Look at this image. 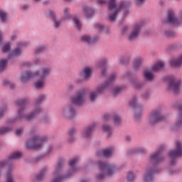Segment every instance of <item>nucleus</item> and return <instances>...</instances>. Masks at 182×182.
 I'll list each match as a JSON object with an SVG mask.
<instances>
[{"label": "nucleus", "instance_id": "nucleus-1", "mask_svg": "<svg viewBox=\"0 0 182 182\" xmlns=\"http://www.w3.org/2000/svg\"><path fill=\"white\" fill-rule=\"evenodd\" d=\"M45 100V95H40L38 96L35 102V108L33 112H30L28 114H25V105L26 104V100H19L16 102V106L18 107V110L17 112V117L16 119H12L10 121V123H14V122H16V120H26L27 122H32V120H35L42 112H43V109L41 106L40 103H42Z\"/></svg>", "mask_w": 182, "mask_h": 182}, {"label": "nucleus", "instance_id": "nucleus-2", "mask_svg": "<svg viewBox=\"0 0 182 182\" xmlns=\"http://www.w3.org/2000/svg\"><path fill=\"white\" fill-rule=\"evenodd\" d=\"M130 5H132L130 1H121L119 4H117L116 0H109L107 7L108 21L114 22L122 9L123 8H129Z\"/></svg>", "mask_w": 182, "mask_h": 182}, {"label": "nucleus", "instance_id": "nucleus-3", "mask_svg": "<svg viewBox=\"0 0 182 182\" xmlns=\"http://www.w3.org/2000/svg\"><path fill=\"white\" fill-rule=\"evenodd\" d=\"M52 73V68L50 67H41L39 70L32 72H26L20 76V80L22 83H26L29 82L32 77H41L46 80V77L50 75Z\"/></svg>", "mask_w": 182, "mask_h": 182}, {"label": "nucleus", "instance_id": "nucleus-4", "mask_svg": "<svg viewBox=\"0 0 182 182\" xmlns=\"http://www.w3.org/2000/svg\"><path fill=\"white\" fill-rule=\"evenodd\" d=\"M48 141L46 136H41L39 134L35 133L26 142V146L28 150H38L43 147V144Z\"/></svg>", "mask_w": 182, "mask_h": 182}, {"label": "nucleus", "instance_id": "nucleus-5", "mask_svg": "<svg viewBox=\"0 0 182 182\" xmlns=\"http://www.w3.org/2000/svg\"><path fill=\"white\" fill-rule=\"evenodd\" d=\"M116 79V75H112L109 77V82H105L103 85L97 87L96 90L91 91L89 93V100L90 102H96V99H97V96L100 95V93H103L105 90L109 89L110 87V85L112 82H113Z\"/></svg>", "mask_w": 182, "mask_h": 182}, {"label": "nucleus", "instance_id": "nucleus-6", "mask_svg": "<svg viewBox=\"0 0 182 182\" xmlns=\"http://www.w3.org/2000/svg\"><path fill=\"white\" fill-rule=\"evenodd\" d=\"M60 117L63 119H67L68 120L73 119L76 116V109L73 104H68L63 107L58 112Z\"/></svg>", "mask_w": 182, "mask_h": 182}, {"label": "nucleus", "instance_id": "nucleus-7", "mask_svg": "<svg viewBox=\"0 0 182 182\" xmlns=\"http://www.w3.org/2000/svg\"><path fill=\"white\" fill-rule=\"evenodd\" d=\"M170 157V165L174 166L177 163V157L182 156V142L176 141L175 149L171 150L168 153Z\"/></svg>", "mask_w": 182, "mask_h": 182}, {"label": "nucleus", "instance_id": "nucleus-8", "mask_svg": "<svg viewBox=\"0 0 182 182\" xmlns=\"http://www.w3.org/2000/svg\"><path fill=\"white\" fill-rule=\"evenodd\" d=\"M98 166L100 173H102L97 175V178L98 180H102L105 178V176H110L114 174V168H113L112 166H110L102 161L98 162Z\"/></svg>", "mask_w": 182, "mask_h": 182}, {"label": "nucleus", "instance_id": "nucleus-9", "mask_svg": "<svg viewBox=\"0 0 182 182\" xmlns=\"http://www.w3.org/2000/svg\"><path fill=\"white\" fill-rule=\"evenodd\" d=\"M87 93V90H86V88H82L78 90L75 95L71 97V103H73V105H75L76 106H82V105L85 104V96H86Z\"/></svg>", "mask_w": 182, "mask_h": 182}, {"label": "nucleus", "instance_id": "nucleus-10", "mask_svg": "<svg viewBox=\"0 0 182 182\" xmlns=\"http://www.w3.org/2000/svg\"><path fill=\"white\" fill-rule=\"evenodd\" d=\"M168 82V89L173 93H179L182 83L181 79L171 76Z\"/></svg>", "mask_w": 182, "mask_h": 182}, {"label": "nucleus", "instance_id": "nucleus-11", "mask_svg": "<svg viewBox=\"0 0 182 182\" xmlns=\"http://www.w3.org/2000/svg\"><path fill=\"white\" fill-rule=\"evenodd\" d=\"M166 120V116L161 114L160 111L154 110L149 115V122L151 126H154L159 122H164Z\"/></svg>", "mask_w": 182, "mask_h": 182}, {"label": "nucleus", "instance_id": "nucleus-12", "mask_svg": "<svg viewBox=\"0 0 182 182\" xmlns=\"http://www.w3.org/2000/svg\"><path fill=\"white\" fill-rule=\"evenodd\" d=\"M182 22V11L179 14V19L176 17V13L174 11H169L168 15V18L166 21H164V23H169L173 26H177L180 25Z\"/></svg>", "mask_w": 182, "mask_h": 182}, {"label": "nucleus", "instance_id": "nucleus-13", "mask_svg": "<svg viewBox=\"0 0 182 182\" xmlns=\"http://www.w3.org/2000/svg\"><path fill=\"white\" fill-rule=\"evenodd\" d=\"M129 106L134 109H136L134 114V119L139 120V119L141 117V112L139 113V110H141L142 107L140 103H139V98H137L136 96H134L129 101Z\"/></svg>", "mask_w": 182, "mask_h": 182}, {"label": "nucleus", "instance_id": "nucleus-14", "mask_svg": "<svg viewBox=\"0 0 182 182\" xmlns=\"http://www.w3.org/2000/svg\"><path fill=\"white\" fill-rule=\"evenodd\" d=\"M141 28V26H140V24L136 25L134 27L132 31L129 35L128 39L129 41H134L135 39H137V38H139V35H140Z\"/></svg>", "mask_w": 182, "mask_h": 182}, {"label": "nucleus", "instance_id": "nucleus-15", "mask_svg": "<svg viewBox=\"0 0 182 182\" xmlns=\"http://www.w3.org/2000/svg\"><path fill=\"white\" fill-rule=\"evenodd\" d=\"M48 15L51 21H53V26L55 29H58V28H60V24L62 23V21L58 20V18H56V14H55L53 11L49 10Z\"/></svg>", "mask_w": 182, "mask_h": 182}, {"label": "nucleus", "instance_id": "nucleus-16", "mask_svg": "<svg viewBox=\"0 0 182 182\" xmlns=\"http://www.w3.org/2000/svg\"><path fill=\"white\" fill-rule=\"evenodd\" d=\"M164 159V158L163 156H161L159 152L151 154L149 158L152 164H157L158 163H160V161H163Z\"/></svg>", "mask_w": 182, "mask_h": 182}, {"label": "nucleus", "instance_id": "nucleus-17", "mask_svg": "<svg viewBox=\"0 0 182 182\" xmlns=\"http://www.w3.org/2000/svg\"><path fill=\"white\" fill-rule=\"evenodd\" d=\"M81 14L86 18H90L95 14V11L89 6H83L81 9Z\"/></svg>", "mask_w": 182, "mask_h": 182}, {"label": "nucleus", "instance_id": "nucleus-18", "mask_svg": "<svg viewBox=\"0 0 182 182\" xmlns=\"http://www.w3.org/2000/svg\"><path fill=\"white\" fill-rule=\"evenodd\" d=\"M170 65L171 68H180L182 65V54L177 58L171 59Z\"/></svg>", "mask_w": 182, "mask_h": 182}, {"label": "nucleus", "instance_id": "nucleus-19", "mask_svg": "<svg viewBox=\"0 0 182 182\" xmlns=\"http://www.w3.org/2000/svg\"><path fill=\"white\" fill-rule=\"evenodd\" d=\"M92 72H93L92 67H85L83 68L81 75L85 80H89L90 79V76H92Z\"/></svg>", "mask_w": 182, "mask_h": 182}, {"label": "nucleus", "instance_id": "nucleus-20", "mask_svg": "<svg viewBox=\"0 0 182 182\" xmlns=\"http://www.w3.org/2000/svg\"><path fill=\"white\" fill-rule=\"evenodd\" d=\"M166 64L163 61H157L155 64L152 66V70L154 72H160V70H164V68Z\"/></svg>", "mask_w": 182, "mask_h": 182}, {"label": "nucleus", "instance_id": "nucleus-21", "mask_svg": "<svg viewBox=\"0 0 182 182\" xmlns=\"http://www.w3.org/2000/svg\"><path fill=\"white\" fill-rule=\"evenodd\" d=\"M144 79L147 82L154 80V74L151 70H145L144 72Z\"/></svg>", "mask_w": 182, "mask_h": 182}, {"label": "nucleus", "instance_id": "nucleus-22", "mask_svg": "<svg viewBox=\"0 0 182 182\" xmlns=\"http://www.w3.org/2000/svg\"><path fill=\"white\" fill-rule=\"evenodd\" d=\"M81 41L84 42V43H93L97 41H99V37H96L94 38H91L89 35H84L81 36Z\"/></svg>", "mask_w": 182, "mask_h": 182}, {"label": "nucleus", "instance_id": "nucleus-23", "mask_svg": "<svg viewBox=\"0 0 182 182\" xmlns=\"http://www.w3.org/2000/svg\"><path fill=\"white\" fill-rule=\"evenodd\" d=\"M45 78L39 77L38 80H37L34 82V86L36 89H38L39 90L45 88Z\"/></svg>", "mask_w": 182, "mask_h": 182}, {"label": "nucleus", "instance_id": "nucleus-24", "mask_svg": "<svg viewBox=\"0 0 182 182\" xmlns=\"http://www.w3.org/2000/svg\"><path fill=\"white\" fill-rule=\"evenodd\" d=\"M5 182H16L15 176L12 171L9 170L5 173Z\"/></svg>", "mask_w": 182, "mask_h": 182}, {"label": "nucleus", "instance_id": "nucleus-25", "mask_svg": "<svg viewBox=\"0 0 182 182\" xmlns=\"http://www.w3.org/2000/svg\"><path fill=\"white\" fill-rule=\"evenodd\" d=\"M97 68H102V71H101V75H102V76H105V75H106V60H102L101 61H99L97 63Z\"/></svg>", "mask_w": 182, "mask_h": 182}, {"label": "nucleus", "instance_id": "nucleus-26", "mask_svg": "<svg viewBox=\"0 0 182 182\" xmlns=\"http://www.w3.org/2000/svg\"><path fill=\"white\" fill-rule=\"evenodd\" d=\"M154 171H147L146 173L144 176V182H151L153 180V173Z\"/></svg>", "mask_w": 182, "mask_h": 182}, {"label": "nucleus", "instance_id": "nucleus-27", "mask_svg": "<svg viewBox=\"0 0 182 182\" xmlns=\"http://www.w3.org/2000/svg\"><path fill=\"white\" fill-rule=\"evenodd\" d=\"M93 132V127H88L83 132L82 137L84 139H89L92 136V132Z\"/></svg>", "mask_w": 182, "mask_h": 182}, {"label": "nucleus", "instance_id": "nucleus-28", "mask_svg": "<svg viewBox=\"0 0 182 182\" xmlns=\"http://www.w3.org/2000/svg\"><path fill=\"white\" fill-rule=\"evenodd\" d=\"M22 157V153L21 152H14L11 154L9 157V161L11 160H18V159H21Z\"/></svg>", "mask_w": 182, "mask_h": 182}, {"label": "nucleus", "instance_id": "nucleus-29", "mask_svg": "<svg viewBox=\"0 0 182 182\" xmlns=\"http://www.w3.org/2000/svg\"><path fill=\"white\" fill-rule=\"evenodd\" d=\"M18 48L14 49V50L12 52L13 56H19V55L22 54V48H21V46H23V43L18 44Z\"/></svg>", "mask_w": 182, "mask_h": 182}, {"label": "nucleus", "instance_id": "nucleus-30", "mask_svg": "<svg viewBox=\"0 0 182 182\" xmlns=\"http://www.w3.org/2000/svg\"><path fill=\"white\" fill-rule=\"evenodd\" d=\"M102 130L103 132H105V133L107 134V136H108V137H109L110 134H112V127L109 126V124L103 125Z\"/></svg>", "mask_w": 182, "mask_h": 182}, {"label": "nucleus", "instance_id": "nucleus-31", "mask_svg": "<svg viewBox=\"0 0 182 182\" xmlns=\"http://www.w3.org/2000/svg\"><path fill=\"white\" fill-rule=\"evenodd\" d=\"M73 22L75 24V28H77V29H80V28H82V22H80L79 18L76 16L73 17Z\"/></svg>", "mask_w": 182, "mask_h": 182}, {"label": "nucleus", "instance_id": "nucleus-32", "mask_svg": "<svg viewBox=\"0 0 182 182\" xmlns=\"http://www.w3.org/2000/svg\"><path fill=\"white\" fill-rule=\"evenodd\" d=\"M143 61L144 60L141 58H135L134 60V68L137 69L143 63Z\"/></svg>", "mask_w": 182, "mask_h": 182}, {"label": "nucleus", "instance_id": "nucleus-33", "mask_svg": "<svg viewBox=\"0 0 182 182\" xmlns=\"http://www.w3.org/2000/svg\"><path fill=\"white\" fill-rule=\"evenodd\" d=\"M165 36H166V38H176V36H177V34L173 31H170L168 30H166L164 32Z\"/></svg>", "mask_w": 182, "mask_h": 182}, {"label": "nucleus", "instance_id": "nucleus-34", "mask_svg": "<svg viewBox=\"0 0 182 182\" xmlns=\"http://www.w3.org/2000/svg\"><path fill=\"white\" fill-rule=\"evenodd\" d=\"M102 154H103V156H105V157H110V156H112V154H113V149H105L102 151Z\"/></svg>", "mask_w": 182, "mask_h": 182}, {"label": "nucleus", "instance_id": "nucleus-35", "mask_svg": "<svg viewBox=\"0 0 182 182\" xmlns=\"http://www.w3.org/2000/svg\"><path fill=\"white\" fill-rule=\"evenodd\" d=\"M7 15L6 11L0 10V19L2 22L6 21Z\"/></svg>", "mask_w": 182, "mask_h": 182}, {"label": "nucleus", "instance_id": "nucleus-36", "mask_svg": "<svg viewBox=\"0 0 182 182\" xmlns=\"http://www.w3.org/2000/svg\"><path fill=\"white\" fill-rule=\"evenodd\" d=\"M2 51L4 53H8V52L11 51V44L7 43L4 45L2 48Z\"/></svg>", "mask_w": 182, "mask_h": 182}, {"label": "nucleus", "instance_id": "nucleus-37", "mask_svg": "<svg viewBox=\"0 0 182 182\" xmlns=\"http://www.w3.org/2000/svg\"><path fill=\"white\" fill-rule=\"evenodd\" d=\"M130 84H131V86H132L133 87H135L136 89H140L141 87L140 83H139L137 81L134 80H132L130 81Z\"/></svg>", "mask_w": 182, "mask_h": 182}, {"label": "nucleus", "instance_id": "nucleus-38", "mask_svg": "<svg viewBox=\"0 0 182 182\" xmlns=\"http://www.w3.org/2000/svg\"><path fill=\"white\" fill-rule=\"evenodd\" d=\"M7 62L8 61L6 60H4V59L0 60V72H2V70L5 69V66H6Z\"/></svg>", "mask_w": 182, "mask_h": 182}, {"label": "nucleus", "instance_id": "nucleus-39", "mask_svg": "<svg viewBox=\"0 0 182 182\" xmlns=\"http://www.w3.org/2000/svg\"><path fill=\"white\" fill-rule=\"evenodd\" d=\"M181 126H182V115H181V116L178 118L176 122L175 123V127H176V129H178V127H181Z\"/></svg>", "mask_w": 182, "mask_h": 182}, {"label": "nucleus", "instance_id": "nucleus-40", "mask_svg": "<svg viewBox=\"0 0 182 182\" xmlns=\"http://www.w3.org/2000/svg\"><path fill=\"white\" fill-rule=\"evenodd\" d=\"M113 120H114V124H120L122 122V118L119 115H114Z\"/></svg>", "mask_w": 182, "mask_h": 182}, {"label": "nucleus", "instance_id": "nucleus-41", "mask_svg": "<svg viewBox=\"0 0 182 182\" xmlns=\"http://www.w3.org/2000/svg\"><path fill=\"white\" fill-rule=\"evenodd\" d=\"M122 92V87H115L112 90V95L114 96H117V95H119Z\"/></svg>", "mask_w": 182, "mask_h": 182}, {"label": "nucleus", "instance_id": "nucleus-42", "mask_svg": "<svg viewBox=\"0 0 182 182\" xmlns=\"http://www.w3.org/2000/svg\"><path fill=\"white\" fill-rule=\"evenodd\" d=\"M11 130L9 127L0 128V134H5V133H8V132H11Z\"/></svg>", "mask_w": 182, "mask_h": 182}, {"label": "nucleus", "instance_id": "nucleus-43", "mask_svg": "<svg viewBox=\"0 0 182 182\" xmlns=\"http://www.w3.org/2000/svg\"><path fill=\"white\" fill-rule=\"evenodd\" d=\"M77 161H79V159L77 158H75L70 161V167H72L73 169V167L76 166V163H77Z\"/></svg>", "mask_w": 182, "mask_h": 182}, {"label": "nucleus", "instance_id": "nucleus-44", "mask_svg": "<svg viewBox=\"0 0 182 182\" xmlns=\"http://www.w3.org/2000/svg\"><path fill=\"white\" fill-rule=\"evenodd\" d=\"M43 177H45V170H43L38 175H37L36 180H38L39 181L41 180H43Z\"/></svg>", "mask_w": 182, "mask_h": 182}, {"label": "nucleus", "instance_id": "nucleus-45", "mask_svg": "<svg viewBox=\"0 0 182 182\" xmlns=\"http://www.w3.org/2000/svg\"><path fill=\"white\" fill-rule=\"evenodd\" d=\"M43 50H45V46H40L36 48L35 52L36 53H41V52H43Z\"/></svg>", "mask_w": 182, "mask_h": 182}, {"label": "nucleus", "instance_id": "nucleus-46", "mask_svg": "<svg viewBox=\"0 0 182 182\" xmlns=\"http://www.w3.org/2000/svg\"><path fill=\"white\" fill-rule=\"evenodd\" d=\"M63 13H64V19L69 18V8H64L63 9Z\"/></svg>", "mask_w": 182, "mask_h": 182}, {"label": "nucleus", "instance_id": "nucleus-47", "mask_svg": "<svg viewBox=\"0 0 182 182\" xmlns=\"http://www.w3.org/2000/svg\"><path fill=\"white\" fill-rule=\"evenodd\" d=\"M129 8H130V6L123 8V9H121V11L122 9H124V16H127V15H129V14H130V10H129Z\"/></svg>", "mask_w": 182, "mask_h": 182}, {"label": "nucleus", "instance_id": "nucleus-48", "mask_svg": "<svg viewBox=\"0 0 182 182\" xmlns=\"http://www.w3.org/2000/svg\"><path fill=\"white\" fill-rule=\"evenodd\" d=\"M135 177H134V173H129L128 175V181H133V180H134Z\"/></svg>", "mask_w": 182, "mask_h": 182}, {"label": "nucleus", "instance_id": "nucleus-49", "mask_svg": "<svg viewBox=\"0 0 182 182\" xmlns=\"http://www.w3.org/2000/svg\"><path fill=\"white\" fill-rule=\"evenodd\" d=\"M41 122H42L44 124H46V123H49V122H50V119L49 118V117H43V118L41 119Z\"/></svg>", "mask_w": 182, "mask_h": 182}, {"label": "nucleus", "instance_id": "nucleus-50", "mask_svg": "<svg viewBox=\"0 0 182 182\" xmlns=\"http://www.w3.org/2000/svg\"><path fill=\"white\" fill-rule=\"evenodd\" d=\"M75 133H76V129H75L74 128H72L68 131V136H75Z\"/></svg>", "mask_w": 182, "mask_h": 182}, {"label": "nucleus", "instance_id": "nucleus-51", "mask_svg": "<svg viewBox=\"0 0 182 182\" xmlns=\"http://www.w3.org/2000/svg\"><path fill=\"white\" fill-rule=\"evenodd\" d=\"M6 110H8V108L6 107L0 108V118L4 116V114L5 113V112H6Z\"/></svg>", "mask_w": 182, "mask_h": 182}, {"label": "nucleus", "instance_id": "nucleus-52", "mask_svg": "<svg viewBox=\"0 0 182 182\" xmlns=\"http://www.w3.org/2000/svg\"><path fill=\"white\" fill-rule=\"evenodd\" d=\"M75 140H76V136L75 135H69L68 141L72 143V141H75Z\"/></svg>", "mask_w": 182, "mask_h": 182}, {"label": "nucleus", "instance_id": "nucleus-53", "mask_svg": "<svg viewBox=\"0 0 182 182\" xmlns=\"http://www.w3.org/2000/svg\"><path fill=\"white\" fill-rule=\"evenodd\" d=\"M22 133H23V129L22 128H20L16 131V134L17 136H21V134H22Z\"/></svg>", "mask_w": 182, "mask_h": 182}, {"label": "nucleus", "instance_id": "nucleus-54", "mask_svg": "<svg viewBox=\"0 0 182 182\" xmlns=\"http://www.w3.org/2000/svg\"><path fill=\"white\" fill-rule=\"evenodd\" d=\"M68 89L70 92H71V90H73V89H75V84H73V83L69 84L68 86Z\"/></svg>", "mask_w": 182, "mask_h": 182}, {"label": "nucleus", "instance_id": "nucleus-55", "mask_svg": "<svg viewBox=\"0 0 182 182\" xmlns=\"http://www.w3.org/2000/svg\"><path fill=\"white\" fill-rule=\"evenodd\" d=\"M97 4H99V5H106V4H107V1H106V0H97Z\"/></svg>", "mask_w": 182, "mask_h": 182}, {"label": "nucleus", "instance_id": "nucleus-56", "mask_svg": "<svg viewBox=\"0 0 182 182\" xmlns=\"http://www.w3.org/2000/svg\"><path fill=\"white\" fill-rule=\"evenodd\" d=\"M146 0H136V4L138 5V6H140V5H143L144 4Z\"/></svg>", "mask_w": 182, "mask_h": 182}, {"label": "nucleus", "instance_id": "nucleus-57", "mask_svg": "<svg viewBox=\"0 0 182 182\" xmlns=\"http://www.w3.org/2000/svg\"><path fill=\"white\" fill-rule=\"evenodd\" d=\"M4 84L6 85V86H10L11 88L14 87V84L11 83L8 80H5Z\"/></svg>", "mask_w": 182, "mask_h": 182}, {"label": "nucleus", "instance_id": "nucleus-58", "mask_svg": "<svg viewBox=\"0 0 182 182\" xmlns=\"http://www.w3.org/2000/svg\"><path fill=\"white\" fill-rule=\"evenodd\" d=\"M96 28H97V29H99L100 31H102V29H103V26L99 23L96 24Z\"/></svg>", "mask_w": 182, "mask_h": 182}, {"label": "nucleus", "instance_id": "nucleus-59", "mask_svg": "<svg viewBox=\"0 0 182 182\" xmlns=\"http://www.w3.org/2000/svg\"><path fill=\"white\" fill-rule=\"evenodd\" d=\"M138 151L139 153H144V151H146V149L144 148H139L138 149Z\"/></svg>", "mask_w": 182, "mask_h": 182}, {"label": "nucleus", "instance_id": "nucleus-60", "mask_svg": "<svg viewBox=\"0 0 182 182\" xmlns=\"http://www.w3.org/2000/svg\"><path fill=\"white\" fill-rule=\"evenodd\" d=\"M2 35H3L2 32L0 31V43H2Z\"/></svg>", "mask_w": 182, "mask_h": 182}, {"label": "nucleus", "instance_id": "nucleus-61", "mask_svg": "<svg viewBox=\"0 0 182 182\" xmlns=\"http://www.w3.org/2000/svg\"><path fill=\"white\" fill-rule=\"evenodd\" d=\"M126 31H127V27L124 26V27L122 28V32H123V33H124V32H126Z\"/></svg>", "mask_w": 182, "mask_h": 182}, {"label": "nucleus", "instance_id": "nucleus-62", "mask_svg": "<svg viewBox=\"0 0 182 182\" xmlns=\"http://www.w3.org/2000/svg\"><path fill=\"white\" fill-rule=\"evenodd\" d=\"M126 140H127V141H130V140H132V137L128 136L126 137Z\"/></svg>", "mask_w": 182, "mask_h": 182}, {"label": "nucleus", "instance_id": "nucleus-63", "mask_svg": "<svg viewBox=\"0 0 182 182\" xmlns=\"http://www.w3.org/2000/svg\"><path fill=\"white\" fill-rule=\"evenodd\" d=\"M16 35H13V36H11V39H12V41H14V39H16Z\"/></svg>", "mask_w": 182, "mask_h": 182}, {"label": "nucleus", "instance_id": "nucleus-64", "mask_svg": "<svg viewBox=\"0 0 182 182\" xmlns=\"http://www.w3.org/2000/svg\"><path fill=\"white\" fill-rule=\"evenodd\" d=\"M41 63V60L37 59L35 60V63Z\"/></svg>", "mask_w": 182, "mask_h": 182}]
</instances>
